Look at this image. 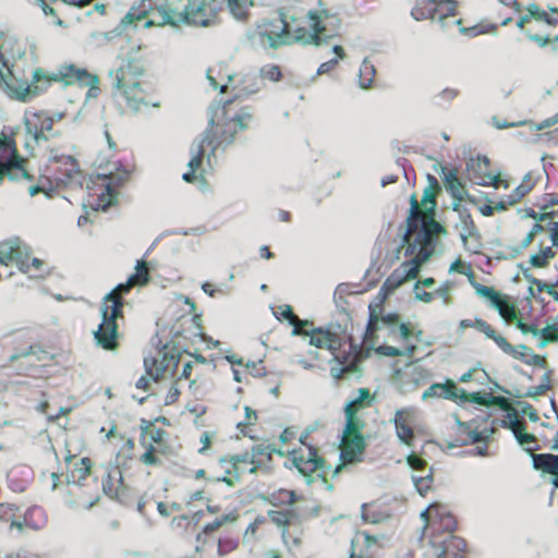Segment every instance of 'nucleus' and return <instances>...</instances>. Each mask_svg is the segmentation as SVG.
<instances>
[{
    "label": "nucleus",
    "instance_id": "obj_19",
    "mask_svg": "<svg viewBox=\"0 0 558 558\" xmlns=\"http://www.w3.org/2000/svg\"><path fill=\"white\" fill-rule=\"evenodd\" d=\"M411 414L412 409H399L396 410L395 416L391 420L395 425L398 439L407 446H412L414 440V432L409 424V417Z\"/></svg>",
    "mask_w": 558,
    "mask_h": 558
},
{
    "label": "nucleus",
    "instance_id": "obj_30",
    "mask_svg": "<svg viewBox=\"0 0 558 558\" xmlns=\"http://www.w3.org/2000/svg\"><path fill=\"white\" fill-rule=\"evenodd\" d=\"M376 74L375 65L365 58L359 70V85L363 89H367L372 86Z\"/></svg>",
    "mask_w": 558,
    "mask_h": 558
},
{
    "label": "nucleus",
    "instance_id": "obj_60",
    "mask_svg": "<svg viewBox=\"0 0 558 558\" xmlns=\"http://www.w3.org/2000/svg\"><path fill=\"white\" fill-rule=\"evenodd\" d=\"M451 289L450 282H445L442 286H440L435 292L434 296H438L442 299L444 303L447 304L449 302V292Z\"/></svg>",
    "mask_w": 558,
    "mask_h": 558
},
{
    "label": "nucleus",
    "instance_id": "obj_36",
    "mask_svg": "<svg viewBox=\"0 0 558 558\" xmlns=\"http://www.w3.org/2000/svg\"><path fill=\"white\" fill-rule=\"evenodd\" d=\"M472 286L478 296L484 298L494 306L501 298L500 294L493 288L472 281Z\"/></svg>",
    "mask_w": 558,
    "mask_h": 558
},
{
    "label": "nucleus",
    "instance_id": "obj_21",
    "mask_svg": "<svg viewBox=\"0 0 558 558\" xmlns=\"http://www.w3.org/2000/svg\"><path fill=\"white\" fill-rule=\"evenodd\" d=\"M533 466L546 473L555 475L551 483L558 488V456L550 453L533 454Z\"/></svg>",
    "mask_w": 558,
    "mask_h": 558
},
{
    "label": "nucleus",
    "instance_id": "obj_59",
    "mask_svg": "<svg viewBox=\"0 0 558 558\" xmlns=\"http://www.w3.org/2000/svg\"><path fill=\"white\" fill-rule=\"evenodd\" d=\"M228 519H229L228 515L217 518L215 521H213L211 523H208L204 526L203 533L208 534V533H211V532L218 530L220 526H222L223 523H226L228 521Z\"/></svg>",
    "mask_w": 558,
    "mask_h": 558
},
{
    "label": "nucleus",
    "instance_id": "obj_5",
    "mask_svg": "<svg viewBox=\"0 0 558 558\" xmlns=\"http://www.w3.org/2000/svg\"><path fill=\"white\" fill-rule=\"evenodd\" d=\"M251 120L252 114L247 110H241V112L233 117L227 118L223 124L219 120L215 122V117H213L209 121L211 128L207 129L202 137L195 140L191 145V158L187 162L189 171L183 173V180L189 183L196 180V172L203 163L206 146H211L210 153L207 155L208 162H210V156L215 154V150L231 144L234 140V134L239 130H244Z\"/></svg>",
    "mask_w": 558,
    "mask_h": 558
},
{
    "label": "nucleus",
    "instance_id": "obj_25",
    "mask_svg": "<svg viewBox=\"0 0 558 558\" xmlns=\"http://www.w3.org/2000/svg\"><path fill=\"white\" fill-rule=\"evenodd\" d=\"M456 422L463 430H465L470 437V442L472 444L481 441L486 442L495 432L494 427L485 426L480 430L477 428H472L473 423H462L458 417L456 418Z\"/></svg>",
    "mask_w": 558,
    "mask_h": 558
},
{
    "label": "nucleus",
    "instance_id": "obj_13",
    "mask_svg": "<svg viewBox=\"0 0 558 558\" xmlns=\"http://www.w3.org/2000/svg\"><path fill=\"white\" fill-rule=\"evenodd\" d=\"M129 177L126 171L110 175L105 183V190L96 197L88 199L87 206L93 210H106L116 199V189L121 185Z\"/></svg>",
    "mask_w": 558,
    "mask_h": 558
},
{
    "label": "nucleus",
    "instance_id": "obj_20",
    "mask_svg": "<svg viewBox=\"0 0 558 558\" xmlns=\"http://www.w3.org/2000/svg\"><path fill=\"white\" fill-rule=\"evenodd\" d=\"M436 172L442 177L447 191L454 199L462 201L464 198V187L458 178L457 170H448L445 166L435 168Z\"/></svg>",
    "mask_w": 558,
    "mask_h": 558
},
{
    "label": "nucleus",
    "instance_id": "obj_56",
    "mask_svg": "<svg viewBox=\"0 0 558 558\" xmlns=\"http://www.w3.org/2000/svg\"><path fill=\"white\" fill-rule=\"evenodd\" d=\"M433 507H439V505H430L427 509L423 510L421 512V519L425 521V529L427 527V524L430 522L432 526L436 525L435 520V511L432 510Z\"/></svg>",
    "mask_w": 558,
    "mask_h": 558
},
{
    "label": "nucleus",
    "instance_id": "obj_45",
    "mask_svg": "<svg viewBox=\"0 0 558 558\" xmlns=\"http://www.w3.org/2000/svg\"><path fill=\"white\" fill-rule=\"evenodd\" d=\"M238 547V541L234 539V538H231V537H225V538H220L218 541V555L219 556H225V555H228L229 553L235 550Z\"/></svg>",
    "mask_w": 558,
    "mask_h": 558
},
{
    "label": "nucleus",
    "instance_id": "obj_9",
    "mask_svg": "<svg viewBox=\"0 0 558 558\" xmlns=\"http://www.w3.org/2000/svg\"><path fill=\"white\" fill-rule=\"evenodd\" d=\"M24 124L27 135L26 146L40 144L56 134L53 132V119L44 112L26 111L24 114Z\"/></svg>",
    "mask_w": 558,
    "mask_h": 558
},
{
    "label": "nucleus",
    "instance_id": "obj_62",
    "mask_svg": "<svg viewBox=\"0 0 558 558\" xmlns=\"http://www.w3.org/2000/svg\"><path fill=\"white\" fill-rule=\"evenodd\" d=\"M533 239H534L533 233L532 234L527 233L526 236L524 238V240L521 242L520 246L511 247L510 256L511 257L518 256L522 252V250L526 248L532 243Z\"/></svg>",
    "mask_w": 558,
    "mask_h": 558
},
{
    "label": "nucleus",
    "instance_id": "obj_3",
    "mask_svg": "<svg viewBox=\"0 0 558 558\" xmlns=\"http://www.w3.org/2000/svg\"><path fill=\"white\" fill-rule=\"evenodd\" d=\"M226 0H186L182 10L168 5L158 9L161 20L158 25L178 26L185 23L193 26L208 27L216 23L217 14ZM227 5L232 16L239 21L246 19L248 10L253 7V0H227ZM156 24L155 21L144 22L145 27Z\"/></svg>",
    "mask_w": 558,
    "mask_h": 558
},
{
    "label": "nucleus",
    "instance_id": "obj_29",
    "mask_svg": "<svg viewBox=\"0 0 558 558\" xmlns=\"http://www.w3.org/2000/svg\"><path fill=\"white\" fill-rule=\"evenodd\" d=\"M457 13V1L454 0H440L437 1V11H435V20H438L442 27H446L448 24L446 20L448 17L456 16Z\"/></svg>",
    "mask_w": 558,
    "mask_h": 558
},
{
    "label": "nucleus",
    "instance_id": "obj_46",
    "mask_svg": "<svg viewBox=\"0 0 558 558\" xmlns=\"http://www.w3.org/2000/svg\"><path fill=\"white\" fill-rule=\"evenodd\" d=\"M492 340L507 354L511 356H518L519 349L517 347L511 345L506 338L496 333V337H493Z\"/></svg>",
    "mask_w": 558,
    "mask_h": 558
},
{
    "label": "nucleus",
    "instance_id": "obj_49",
    "mask_svg": "<svg viewBox=\"0 0 558 558\" xmlns=\"http://www.w3.org/2000/svg\"><path fill=\"white\" fill-rule=\"evenodd\" d=\"M280 76H281V72H280L279 66H277V65H267L260 70V78L262 80L267 78L269 81L276 82V81H279Z\"/></svg>",
    "mask_w": 558,
    "mask_h": 558
},
{
    "label": "nucleus",
    "instance_id": "obj_8",
    "mask_svg": "<svg viewBox=\"0 0 558 558\" xmlns=\"http://www.w3.org/2000/svg\"><path fill=\"white\" fill-rule=\"evenodd\" d=\"M5 178L10 181L32 179L24 167V159L16 154L10 142L0 138V185Z\"/></svg>",
    "mask_w": 558,
    "mask_h": 558
},
{
    "label": "nucleus",
    "instance_id": "obj_32",
    "mask_svg": "<svg viewBox=\"0 0 558 558\" xmlns=\"http://www.w3.org/2000/svg\"><path fill=\"white\" fill-rule=\"evenodd\" d=\"M56 162L60 165L58 170L66 179H72L78 172L77 162L72 156H61Z\"/></svg>",
    "mask_w": 558,
    "mask_h": 558
},
{
    "label": "nucleus",
    "instance_id": "obj_7",
    "mask_svg": "<svg viewBox=\"0 0 558 558\" xmlns=\"http://www.w3.org/2000/svg\"><path fill=\"white\" fill-rule=\"evenodd\" d=\"M291 456L293 465L304 476L307 485L312 484L316 477H324L326 473L325 461L318 457L313 446L293 450Z\"/></svg>",
    "mask_w": 558,
    "mask_h": 558
},
{
    "label": "nucleus",
    "instance_id": "obj_53",
    "mask_svg": "<svg viewBox=\"0 0 558 558\" xmlns=\"http://www.w3.org/2000/svg\"><path fill=\"white\" fill-rule=\"evenodd\" d=\"M521 422L518 418V414L515 411L508 412L507 418L501 422V426L504 428H508L511 432L514 430L517 426H519Z\"/></svg>",
    "mask_w": 558,
    "mask_h": 558
},
{
    "label": "nucleus",
    "instance_id": "obj_52",
    "mask_svg": "<svg viewBox=\"0 0 558 558\" xmlns=\"http://www.w3.org/2000/svg\"><path fill=\"white\" fill-rule=\"evenodd\" d=\"M390 333L393 336H399L405 342H408L411 338V330L405 324L396 325L391 329Z\"/></svg>",
    "mask_w": 558,
    "mask_h": 558
},
{
    "label": "nucleus",
    "instance_id": "obj_42",
    "mask_svg": "<svg viewBox=\"0 0 558 558\" xmlns=\"http://www.w3.org/2000/svg\"><path fill=\"white\" fill-rule=\"evenodd\" d=\"M412 480H413V483H414L417 492L420 493V495L423 496L430 488V485H432V482H433L432 471H428V473L426 475H421V476L413 475Z\"/></svg>",
    "mask_w": 558,
    "mask_h": 558
},
{
    "label": "nucleus",
    "instance_id": "obj_40",
    "mask_svg": "<svg viewBox=\"0 0 558 558\" xmlns=\"http://www.w3.org/2000/svg\"><path fill=\"white\" fill-rule=\"evenodd\" d=\"M281 536H282L283 543H284L289 554L292 557L298 558L299 551L301 548V539L298 537L291 536L287 529L282 530Z\"/></svg>",
    "mask_w": 558,
    "mask_h": 558
},
{
    "label": "nucleus",
    "instance_id": "obj_39",
    "mask_svg": "<svg viewBox=\"0 0 558 558\" xmlns=\"http://www.w3.org/2000/svg\"><path fill=\"white\" fill-rule=\"evenodd\" d=\"M499 313V315L507 322H513L517 319V311L513 305L509 304L507 301L500 299L494 306Z\"/></svg>",
    "mask_w": 558,
    "mask_h": 558
},
{
    "label": "nucleus",
    "instance_id": "obj_12",
    "mask_svg": "<svg viewBox=\"0 0 558 558\" xmlns=\"http://www.w3.org/2000/svg\"><path fill=\"white\" fill-rule=\"evenodd\" d=\"M29 251L20 239H12L0 243V264L8 266L15 263L22 272H28L27 258Z\"/></svg>",
    "mask_w": 558,
    "mask_h": 558
},
{
    "label": "nucleus",
    "instance_id": "obj_55",
    "mask_svg": "<svg viewBox=\"0 0 558 558\" xmlns=\"http://www.w3.org/2000/svg\"><path fill=\"white\" fill-rule=\"evenodd\" d=\"M474 326L478 331L483 332L487 338L492 339L493 337H496V331L485 320L476 319Z\"/></svg>",
    "mask_w": 558,
    "mask_h": 558
},
{
    "label": "nucleus",
    "instance_id": "obj_64",
    "mask_svg": "<svg viewBox=\"0 0 558 558\" xmlns=\"http://www.w3.org/2000/svg\"><path fill=\"white\" fill-rule=\"evenodd\" d=\"M407 462L408 464L413 469V470H421L425 466V461L422 460L421 458H418L417 456H415L414 453H411L408 456L407 458Z\"/></svg>",
    "mask_w": 558,
    "mask_h": 558
},
{
    "label": "nucleus",
    "instance_id": "obj_26",
    "mask_svg": "<svg viewBox=\"0 0 558 558\" xmlns=\"http://www.w3.org/2000/svg\"><path fill=\"white\" fill-rule=\"evenodd\" d=\"M435 11H437L436 0H418L412 9L411 15L416 21L435 20Z\"/></svg>",
    "mask_w": 558,
    "mask_h": 558
},
{
    "label": "nucleus",
    "instance_id": "obj_35",
    "mask_svg": "<svg viewBox=\"0 0 558 558\" xmlns=\"http://www.w3.org/2000/svg\"><path fill=\"white\" fill-rule=\"evenodd\" d=\"M90 461L88 458H82L80 465L75 466V470L68 477L69 483H75L81 485V481L85 480L89 474Z\"/></svg>",
    "mask_w": 558,
    "mask_h": 558
},
{
    "label": "nucleus",
    "instance_id": "obj_18",
    "mask_svg": "<svg viewBox=\"0 0 558 558\" xmlns=\"http://www.w3.org/2000/svg\"><path fill=\"white\" fill-rule=\"evenodd\" d=\"M61 77L66 84L77 82L83 86L89 87V93L97 89L98 77L95 74L87 72L84 69H78L74 65H66L60 70Z\"/></svg>",
    "mask_w": 558,
    "mask_h": 558
},
{
    "label": "nucleus",
    "instance_id": "obj_57",
    "mask_svg": "<svg viewBox=\"0 0 558 558\" xmlns=\"http://www.w3.org/2000/svg\"><path fill=\"white\" fill-rule=\"evenodd\" d=\"M420 286H421V282H416L414 286V292H415L416 300L425 302V303H430L434 300V293L420 290Z\"/></svg>",
    "mask_w": 558,
    "mask_h": 558
},
{
    "label": "nucleus",
    "instance_id": "obj_61",
    "mask_svg": "<svg viewBox=\"0 0 558 558\" xmlns=\"http://www.w3.org/2000/svg\"><path fill=\"white\" fill-rule=\"evenodd\" d=\"M338 64V59L333 58L327 62L322 63L316 72V75L327 74L331 72Z\"/></svg>",
    "mask_w": 558,
    "mask_h": 558
},
{
    "label": "nucleus",
    "instance_id": "obj_54",
    "mask_svg": "<svg viewBox=\"0 0 558 558\" xmlns=\"http://www.w3.org/2000/svg\"><path fill=\"white\" fill-rule=\"evenodd\" d=\"M530 191V186H525L523 184L515 187V190L508 196V204H515L519 202L527 192Z\"/></svg>",
    "mask_w": 558,
    "mask_h": 558
},
{
    "label": "nucleus",
    "instance_id": "obj_47",
    "mask_svg": "<svg viewBox=\"0 0 558 558\" xmlns=\"http://www.w3.org/2000/svg\"><path fill=\"white\" fill-rule=\"evenodd\" d=\"M530 15L538 21H544L549 25L557 23V20L550 17L546 12L541 11L536 4H531L527 9Z\"/></svg>",
    "mask_w": 558,
    "mask_h": 558
},
{
    "label": "nucleus",
    "instance_id": "obj_23",
    "mask_svg": "<svg viewBox=\"0 0 558 558\" xmlns=\"http://www.w3.org/2000/svg\"><path fill=\"white\" fill-rule=\"evenodd\" d=\"M433 511H435V520L436 525L433 526L435 531L442 530L446 532V535H453L452 532L454 531L457 526V522L453 518V515L444 507H433Z\"/></svg>",
    "mask_w": 558,
    "mask_h": 558
},
{
    "label": "nucleus",
    "instance_id": "obj_33",
    "mask_svg": "<svg viewBox=\"0 0 558 558\" xmlns=\"http://www.w3.org/2000/svg\"><path fill=\"white\" fill-rule=\"evenodd\" d=\"M416 349L415 344H408L404 349H398L392 345H380L377 352L385 356H411Z\"/></svg>",
    "mask_w": 558,
    "mask_h": 558
},
{
    "label": "nucleus",
    "instance_id": "obj_6",
    "mask_svg": "<svg viewBox=\"0 0 558 558\" xmlns=\"http://www.w3.org/2000/svg\"><path fill=\"white\" fill-rule=\"evenodd\" d=\"M50 82L51 78L41 69L33 71L31 83L16 77L0 53V89L9 98L21 102H28L46 90Z\"/></svg>",
    "mask_w": 558,
    "mask_h": 558
},
{
    "label": "nucleus",
    "instance_id": "obj_16",
    "mask_svg": "<svg viewBox=\"0 0 558 558\" xmlns=\"http://www.w3.org/2000/svg\"><path fill=\"white\" fill-rule=\"evenodd\" d=\"M341 444L343 448L340 453V459L343 464L361 461V456L365 449V439L362 434L349 435L345 438L344 435H342Z\"/></svg>",
    "mask_w": 558,
    "mask_h": 558
},
{
    "label": "nucleus",
    "instance_id": "obj_51",
    "mask_svg": "<svg viewBox=\"0 0 558 558\" xmlns=\"http://www.w3.org/2000/svg\"><path fill=\"white\" fill-rule=\"evenodd\" d=\"M229 462L234 468V471L238 473L240 463H253V456L245 452L242 454H234L229 458Z\"/></svg>",
    "mask_w": 558,
    "mask_h": 558
},
{
    "label": "nucleus",
    "instance_id": "obj_2",
    "mask_svg": "<svg viewBox=\"0 0 558 558\" xmlns=\"http://www.w3.org/2000/svg\"><path fill=\"white\" fill-rule=\"evenodd\" d=\"M307 17L310 20V31L303 27L292 31L283 14L279 12L272 19H264L258 22L256 27L247 34V37L253 45L277 49L280 46L294 43L320 46L336 35L335 32L328 29L330 17L326 11H308Z\"/></svg>",
    "mask_w": 558,
    "mask_h": 558
},
{
    "label": "nucleus",
    "instance_id": "obj_63",
    "mask_svg": "<svg viewBox=\"0 0 558 558\" xmlns=\"http://www.w3.org/2000/svg\"><path fill=\"white\" fill-rule=\"evenodd\" d=\"M515 326L521 330L522 333L526 335V333H532L534 337H538L539 336V330L534 327V326H530L525 323H523L522 320H517L515 322Z\"/></svg>",
    "mask_w": 558,
    "mask_h": 558
},
{
    "label": "nucleus",
    "instance_id": "obj_31",
    "mask_svg": "<svg viewBox=\"0 0 558 558\" xmlns=\"http://www.w3.org/2000/svg\"><path fill=\"white\" fill-rule=\"evenodd\" d=\"M517 349H519V354L518 356H513L514 359H519L527 365L539 367L545 366V359L541 355L533 353V351L529 347L520 344L517 347Z\"/></svg>",
    "mask_w": 558,
    "mask_h": 558
},
{
    "label": "nucleus",
    "instance_id": "obj_44",
    "mask_svg": "<svg viewBox=\"0 0 558 558\" xmlns=\"http://www.w3.org/2000/svg\"><path fill=\"white\" fill-rule=\"evenodd\" d=\"M512 433L518 442L522 446L535 444V437L532 434L525 432V427L522 423L517 426Z\"/></svg>",
    "mask_w": 558,
    "mask_h": 558
},
{
    "label": "nucleus",
    "instance_id": "obj_34",
    "mask_svg": "<svg viewBox=\"0 0 558 558\" xmlns=\"http://www.w3.org/2000/svg\"><path fill=\"white\" fill-rule=\"evenodd\" d=\"M144 366L147 375L154 380H158L167 368V365L162 361L159 362L156 357H145Z\"/></svg>",
    "mask_w": 558,
    "mask_h": 558
},
{
    "label": "nucleus",
    "instance_id": "obj_38",
    "mask_svg": "<svg viewBox=\"0 0 558 558\" xmlns=\"http://www.w3.org/2000/svg\"><path fill=\"white\" fill-rule=\"evenodd\" d=\"M360 537H363L364 544L361 548L357 549V553L360 550H363V556L366 557H373L374 555V547L378 544V538L376 536H373L366 532L357 533V535L354 538H357L360 541Z\"/></svg>",
    "mask_w": 558,
    "mask_h": 558
},
{
    "label": "nucleus",
    "instance_id": "obj_15",
    "mask_svg": "<svg viewBox=\"0 0 558 558\" xmlns=\"http://www.w3.org/2000/svg\"><path fill=\"white\" fill-rule=\"evenodd\" d=\"M447 399V400H461L465 402L468 400L466 392L458 389L454 381L446 379L445 383H435L430 385L422 395L423 400L428 399Z\"/></svg>",
    "mask_w": 558,
    "mask_h": 558
},
{
    "label": "nucleus",
    "instance_id": "obj_48",
    "mask_svg": "<svg viewBox=\"0 0 558 558\" xmlns=\"http://www.w3.org/2000/svg\"><path fill=\"white\" fill-rule=\"evenodd\" d=\"M116 37L114 32H94L90 34V39L96 46H104Z\"/></svg>",
    "mask_w": 558,
    "mask_h": 558
},
{
    "label": "nucleus",
    "instance_id": "obj_4",
    "mask_svg": "<svg viewBox=\"0 0 558 558\" xmlns=\"http://www.w3.org/2000/svg\"><path fill=\"white\" fill-rule=\"evenodd\" d=\"M149 280L147 264L138 260L135 272L126 282L119 283L113 290L105 295L101 302V323L94 331L96 344L106 351H116L119 347V331L117 319L122 317V295L129 293L134 286H145Z\"/></svg>",
    "mask_w": 558,
    "mask_h": 558
},
{
    "label": "nucleus",
    "instance_id": "obj_28",
    "mask_svg": "<svg viewBox=\"0 0 558 558\" xmlns=\"http://www.w3.org/2000/svg\"><path fill=\"white\" fill-rule=\"evenodd\" d=\"M268 517L276 525L287 529L288 525L299 521V514L294 509L269 510Z\"/></svg>",
    "mask_w": 558,
    "mask_h": 558
},
{
    "label": "nucleus",
    "instance_id": "obj_22",
    "mask_svg": "<svg viewBox=\"0 0 558 558\" xmlns=\"http://www.w3.org/2000/svg\"><path fill=\"white\" fill-rule=\"evenodd\" d=\"M329 362L335 363L330 368V373L336 379L342 378L345 374H353L357 372L356 355L345 356L343 360H341L338 351L336 356H332Z\"/></svg>",
    "mask_w": 558,
    "mask_h": 558
},
{
    "label": "nucleus",
    "instance_id": "obj_1",
    "mask_svg": "<svg viewBox=\"0 0 558 558\" xmlns=\"http://www.w3.org/2000/svg\"><path fill=\"white\" fill-rule=\"evenodd\" d=\"M429 202L430 215L422 213L415 196L411 197L410 213L407 219V230L401 240V246H405L404 256L411 257L396 268L380 287V293L385 296L410 279H414L421 266L434 254L441 252V236L447 234L446 229L433 218L435 206L434 195L426 191L423 203Z\"/></svg>",
    "mask_w": 558,
    "mask_h": 558
},
{
    "label": "nucleus",
    "instance_id": "obj_24",
    "mask_svg": "<svg viewBox=\"0 0 558 558\" xmlns=\"http://www.w3.org/2000/svg\"><path fill=\"white\" fill-rule=\"evenodd\" d=\"M123 484L122 472L118 466L110 468L102 482V489L106 495L113 498L118 495L119 488Z\"/></svg>",
    "mask_w": 558,
    "mask_h": 558
},
{
    "label": "nucleus",
    "instance_id": "obj_37",
    "mask_svg": "<svg viewBox=\"0 0 558 558\" xmlns=\"http://www.w3.org/2000/svg\"><path fill=\"white\" fill-rule=\"evenodd\" d=\"M378 324H381L383 326H387L391 330L396 325H399L398 316L395 314H388V315H384L380 318H378V317H374L373 315H371L367 330L374 331L377 328Z\"/></svg>",
    "mask_w": 558,
    "mask_h": 558
},
{
    "label": "nucleus",
    "instance_id": "obj_27",
    "mask_svg": "<svg viewBox=\"0 0 558 558\" xmlns=\"http://www.w3.org/2000/svg\"><path fill=\"white\" fill-rule=\"evenodd\" d=\"M344 413H345V426L343 429L344 438L349 435H355L361 434V429L363 428L364 424L362 421L356 416V412L354 409H352V403H347L344 407Z\"/></svg>",
    "mask_w": 558,
    "mask_h": 558
},
{
    "label": "nucleus",
    "instance_id": "obj_11",
    "mask_svg": "<svg viewBox=\"0 0 558 558\" xmlns=\"http://www.w3.org/2000/svg\"><path fill=\"white\" fill-rule=\"evenodd\" d=\"M464 539L456 535H433L430 539L432 556L434 558H465Z\"/></svg>",
    "mask_w": 558,
    "mask_h": 558
},
{
    "label": "nucleus",
    "instance_id": "obj_41",
    "mask_svg": "<svg viewBox=\"0 0 558 558\" xmlns=\"http://www.w3.org/2000/svg\"><path fill=\"white\" fill-rule=\"evenodd\" d=\"M281 315L289 319L290 324L294 326L293 335H301L302 327L306 326L308 323L300 320L293 313L289 305H284L280 307Z\"/></svg>",
    "mask_w": 558,
    "mask_h": 558
},
{
    "label": "nucleus",
    "instance_id": "obj_10",
    "mask_svg": "<svg viewBox=\"0 0 558 558\" xmlns=\"http://www.w3.org/2000/svg\"><path fill=\"white\" fill-rule=\"evenodd\" d=\"M110 75L113 78V87L121 90L128 101L142 100L141 83L131 64L119 68Z\"/></svg>",
    "mask_w": 558,
    "mask_h": 558
},
{
    "label": "nucleus",
    "instance_id": "obj_14",
    "mask_svg": "<svg viewBox=\"0 0 558 558\" xmlns=\"http://www.w3.org/2000/svg\"><path fill=\"white\" fill-rule=\"evenodd\" d=\"M301 335L310 337L308 343L311 345L319 349H327L331 356H336V353L342 345L341 337L330 330L316 328L308 331L302 328Z\"/></svg>",
    "mask_w": 558,
    "mask_h": 558
},
{
    "label": "nucleus",
    "instance_id": "obj_43",
    "mask_svg": "<svg viewBox=\"0 0 558 558\" xmlns=\"http://www.w3.org/2000/svg\"><path fill=\"white\" fill-rule=\"evenodd\" d=\"M275 505H293L295 501V493L288 489H279L272 495Z\"/></svg>",
    "mask_w": 558,
    "mask_h": 558
},
{
    "label": "nucleus",
    "instance_id": "obj_58",
    "mask_svg": "<svg viewBox=\"0 0 558 558\" xmlns=\"http://www.w3.org/2000/svg\"><path fill=\"white\" fill-rule=\"evenodd\" d=\"M213 72L214 70L213 69H209L207 71V80L209 81V84L210 86L214 88V89H220L221 93H225L226 90H228L230 88V84H229V81L227 83H221V84H218V82L216 81V78L213 76Z\"/></svg>",
    "mask_w": 558,
    "mask_h": 558
},
{
    "label": "nucleus",
    "instance_id": "obj_17",
    "mask_svg": "<svg viewBox=\"0 0 558 558\" xmlns=\"http://www.w3.org/2000/svg\"><path fill=\"white\" fill-rule=\"evenodd\" d=\"M230 88L235 93V97H246L257 93L263 84V81L256 74L250 73L243 75L241 78L228 75Z\"/></svg>",
    "mask_w": 558,
    "mask_h": 558
},
{
    "label": "nucleus",
    "instance_id": "obj_50",
    "mask_svg": "<svg viewBox=\"0 0 558 558\" xmlns=\"http://www.w3.org/2000/svg\"><path fill=\"white\" fill-rule=\"evenodd\" d=\"M369 399H371L369 390L366 388H360L357 391V397L350 400L348 403H352V409H354L356 411L360 407H363V403L365 401H369Z\"/></svg>",
    "mask_w": 558,
    "mask_h": 558
}]
</instances>
